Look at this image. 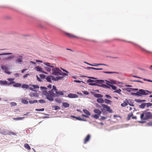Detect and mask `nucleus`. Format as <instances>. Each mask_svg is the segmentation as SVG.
Segmentation results:
<instances>
[{"mask_svg":"<svg viewBox=\"0 0 152 152\" xmlns=\"http://www.w3.org/2000/svg\"><path fill=\"white\" fill-rule=\"evenodd\" d=\"M142 120H146L149 119H152V113L150 112H146L142 114L140 116Z\"/></svg>","mask_w":152,"mask_h":152,"instance_id":"obj_1","label":"nucleus"},{"mask_svg":"<svg viewBox=\"0 0 152 152\" xmlns=\"http://www.w3.org/2000/svg\"><path fill=\"white\" fill-rule=\"evenodd\" d=\"M15 80L14 78H8L7 80L10 81V82L6 80H0V84L1 86H10L12 85L14 83V81Z\"/></svg>","mask_w":152,"mask_h":152,"instance_id":"obj_2","label":"nucleus"},{"mask_svg":"<svg viewBox=\"0 0 152 152\" xmlns=\"http://www.w3.org/2000/svg\"><path fill=\"white\" fill-rule=\"evenodd\" d=\"M24 55L23 54H18L15 56L16 59L15 60L17 64H21L23 62Z\"/></svg>","mask_w":152,"mask_h":152,"instance_id":"obj_3","label":"nucleus"},{"mask_svg":"<svg viewBox=\"0 0 152 152\" xmlns=\"http://www.w3.org/2000/svg\"><path fill=\"white\" fill-rule=\"evenodd\" d=\"M54 92L58 95H63L64 93H65L66 92L64 91H58L56 87L54 85L53 86L52 89L50 92V95H55Z\"/></svg>","mask_w":152,"mask_h":152,"instance_id":"obj_4","label":"nucleus"},{"mask_svg":"<svg viewBox=\"0 0 152 152\" xmlns=\"http://www.w3.org/2000/svg\"><path fill=\"white\" fill-rule=\"evenodd\" d=\"M152 91H149L142 89H140L137 93H134V95H147L149 94H151Z\"/></svg>","mask_w":152,"mask_h":152,"instance_id":"obj_5","label":"nucleus"},{"mask_svg":"<svg viewBox=\"0 0 152 152\" xmlns=\"http://www.w3.org/2000/svg\"><path fill=\"white\" fill-rule=\"evenodd\" d=\"M32 86L33 87V88L29 87L28 85L26 84L21 85V86L22 88H23L26 89H29L30 90L32 91H34L35 89L39 88V86L37 85H33Z\"/></svg>","mask_w":152,"mask_h":152,"instance_id":"obj_6","label":"nucleus"},{"mask_svg":"<svg viewBox=\"0 0 152 152\" xmlns=\"http://www.w3.org/2000/svg\"><path fill=\"white\" fill-rule=\"evenodd\" d=\"M62 78L63 77H54L52 76H50L46 77V79L48 81L51 82V79L53 80L57 81L59 80L62 79Z\"/></svg>","mask_w":152,"mask_h":152,"instance_id":"obj_7","label":"nucleus"},{"mask_svg":"<svg viewBox=\"0 0 152 152\" xmlns=\"http://www.w3.org/2000/svg\"><path fill=\"white\" fill-rule=\"evenodd\" d=\"M52 73L53 74L56 75H60V70L59 68H53L52 69Z\"/></svg>","mask_w":152,"mask_h":152,"instance_id":"obj_8","label":"nucleus"},{"mask_svg":"<svg viewBox=\"0 0 152 152\" xmlns=\"http://www.w3.org/2000/svg\"><path fill=\"white\" fill-rule=\"evenodd\" d=\"M120 41H123L125 42H129V43H132V44H133L136 45V46H137L139 48H140V49L142 50V51H145V52H149V53L150 52V51L146 50L145 49L142 48V47H141L140 46L138 45H137V44H136L134 43L133 42H132L131 41H126V40H121Z\"/></svg>","mask_w":152,"mask_h":152,"instance_id":"obj_9","label":"nucleus"},{"mask_svg":"<svg viewBox=\"0 0 152 152\" xmlns=\"http://www.w3.org/2000/svg\"><path fill=\"white\" fill-rule=\"evenodd\" d=\"M95 82L97 83H102L103 82H104V80H93L91 79H89L87 80V83H91L93 82Z\"/></svg>","mask_w":152,"mask_h":152,"instance_id":"obj_10","label":"nucleus"},{"mask_svg":"<svg viewBox=\"0 0 152 152\" xmlns=\"http://www.w3.org/2000/svg\"><path fill=\"white\" fill-rule=\"evenodd\" d=\"M102 105L103 108L106 109L107 111H108L109 113H112V110L109 106L104 104H102Z\"/></svg>","mask_w":152,"mask_h":152,"instance_id":"obj_11","label":"nucleus"},{"mask_svg":"<svg viewBox=\"0 0 152 152\" xmlns=\"http://www.w3.org/2000/svg\"><path fill=\"white\" fill-rule=\"evenodd\" d=\"M91 135L90 134H88L85 138L84 140V144H85L88 142L90 139Z\"/></svg>","mask_w":152,"mask_h":152,"instance_id":"obj_12","label":"nucleus"},{"mask_svg":"<svg viewBox=\"0 0 152 152\" xmlns=\"http://www.w3.org/2000/svg\"><path fill=\"white\" fill-rule=\"evenodd\" d=\"M104 82H104L102 83H98L99 85H98L99 86H101L104 88H110V87H109L108 86L105 84H103V83Z\"/></svg>","mask_w":152,"mask_h":152,"instance_id":"obj_13","label":"nucleus"},{"mask_svg":"<svg viewBox=\"0 0 152 152\" xmlns=\"http://www.w3.org/2000/svg\"><path fill=\"white\" fill-rule=\"evenodd\" d=\"M106 83L107 84V85L109 86V87H110V88L111 87L114 90H115L117 89L116 87L115 86L111 85L109 84L110 83L107 82H106Z\"/></svg>","mask_w":152,"mask_h":152,"instance_id":"obj_14","label":"nucleus"},{"mask_svg":"<svg viewBox=\"0 0 152 152\" xmlns=\"http://www.w3.org/2000/svg\"><path fill=\"white\" fill-rule=\"evenodd\" d=\"M65 34L68 37L70 38H76V36L74 35L73 34L68 33H65Z\"/></svg>","mask_w":152,"mask_h":152,"instance_id":"obj_15","label":"nucleus"},{"mask_svg":"<svg viewBox=\"0 0 152 152\" xmlns=\"http://www.w3.org/2000/svg\"><path fill=\"white\" fill-rule=\"evenodd\" d=\"M13 84V86L15 87H21V84L18 83H14Z\"/></svg>","mask_w":152,"mask_h":152,"instance_id":"obj_16","label":"nucleus"},{"mask_svg":"<svg viewBox=\"0 0 152 152\" xmlns=\"http://www.w3.org/2000/svg\"><path fill=\"white\" fill-rule=\"evenodd\" d=\"M55 96H46L47 99L49 100L52 101L53 100V97Z\"/></svg>","mask_w":152,"mask_h":152,"instance_id":"obj_17","label":"nucleus"},{"mask_svg":"<svg viewBox=\"0 0 152 152\" xmlns=\"http://www.w3.org/2000/svg\"><path fill=\"white\" fill-rule=\"evenodd\" d=\"M105 81L112 84H116V81L113 80H110L109 81L107 80H105Z\"/></svg>","mask_w":152,"mask_h":152,"instance_id":"obj_18","label":"nucleus"},{"mask_svg":"<svg viewBox=\"0 0 152 152\" xmlns=\"http://www.w3.org/2000/svg\"><path fill=\"white\" fill-rule=\"evenodd\" d=\"M35 69L38 72H43L42 69L41 67L39 66H37L35 68Z\"/></svg>","mask_w":152,"mask_h":152,"instance_id":"obj_19","label":"nucleus"},{"mask_svg":"<svg viewBox=\"0 0 152 152\" xmlns=\"http://www.w3.org/2000/svg\"><path fill=\"white\" fill-rule=\"evenodd\" d=\"M14 57H15V56L12 55L7 57L5 58V60H11L12 59H13Z\"/></svg>","mask_w":152,"mask_h":152,"instance_id":"obj_20","label":"nucleus"},{"mask_svg":"<svg viewBox=\"0 0 152 152\" xmlns=\"http://www.w3.org/2000/svg\"><path fill=\"white\" fill-rule=\"evenodd\" d=\"M94 111L95 113H97L99 115H100V114L102 113V111L98 109H94Z\"/></svg>","mask_w":152,"mask_h":152,"instance_id":"obj_21","label":"nucleus"},{"mask_svg":"<svg viewBox=\"0 0 152 152\" xmlns=\"http://www.w3.org/2000/svg\"><path fill=\"white\" fill-rule=\"evenodd\" d=\"M90 65L92 66H98V65H104L107 66H108L107 65L102 64H95L94 65L90 64Z\"/></svg>","mask_w":152,"mask_h":152,"instance_id":"obj_22","label":"nucleus"},{"mask_svg":"<svg viewBox=\"0 0 152 152\" xmlns=\"http://www.w3.org/2000/svg\"><path fill=\"white\" fill-rule=\"evenodd\" d=\"M62 106L65 108H67L69 107V104L67 103L63 102L62 103Z\"/></svg>","mask_w":152,"mask_h":152,"instance_id":"obj_23","label":"nucleus"},{"mask_svg":"<svg viewBox=\"0 0 152 152\" xmlns=\"http://www.w3.org/2000/svg\"><path fill=\"white\" fill-rule=\"evenodd\" d=\"M96 101L100 103H102L104 102L103 99L102 98H98Z\"/></svg>","mask_w":152,"mask_h":152,"instance_id":"obj_24","label":"nucleus"},{"mask_svg":"<svg viewBox=\"0 0 152 152\" xmlns=\"http://www.w3.org/2000/svg\"><path fill=\"white\" fill-rule=\"evenodd\" d=\"M24 147L28 150L31 149L30 147L28 144H26L24 145Z\"/></svg>","mask_w":152,"mask_h":152,"instance_id":"obj_25","label":"nucleus"},{"mask_svg":"<svg viewBox=\"0 0 152 152\" xmlns=\"http://www.w3.org/2000/svg\"><path fill=\"white\" fill-rule=\"evenodd\" d=\"M60 75H61L62 76L61 77H63L62 78H63L64 76L67 75L66 73L62 72L61 71H60Z\"/></svg>","mask_w":152,"mask_h":152,"instance_id":"obj_26","label":"nucleus"},{"mask_svg":"<svg viewBox=\"0 0 152 152\" xmlns=\"http://www.w3.org/2000/svg\"><path fill=\"white\" fill-rule=\"evenodd\" d=\"M83 111L85 113L88 115H91L90 113L88 110H86L84 109L83 110Z\"/></svg>","mask_w":152,"mask_h":152,"instance_id":"obj_27","label":"nucleus"},{"mask_svg":"<svg viewBox=\"0 0 152 152\" xmlns=\"http://www.w3.org/2000/svg\"><path fill=\"white\" fill-rule=\"evenodd\" d=\"M134 101L137 102H144L145 101V100H141L140 99H134Z\"/></svg>","mask_w":152,"mask_h":152,"instance_id":"obj_28","label":"nucleus"},{"mask_svg":"<svg viewBox=\"0 0 152 152\" xmlns=\"http://www.w3.org/2000/svg\"><path fill=\"white\" fill-rule=\"evenodd\" d=\"M133 114L132 113H130L128 114L127 118L128 120H129L130 119L131 117L133 116Z\"/></svg>","mask_w":152,"mask_h":152,"instance_id":"obj_29","label":"nucleus"},{"mask_svg":"<svg viewBox=\"0 0 152 152\" xmlns=\"http://www.w3.org/2000/svg\"><path fill=\"white\" fill-rule=\"evenodd\" d=\"M44 64L45 65L49 67L50 68H52V69L53 68V66L51 65H50L51 64H50L49 63H44Z\"/></svg>","mask_w":152,"mask_h":152,"instance_id":"obj_30","label":"nucleus"},{"mask_svg":"<svg viewBox=\"0 0 152 152\" xmlns=\"http://www.w3.org/2000/svg\"><path fill=\"white\" fill-rule=\"evenodd\" d=\"M146 106V103L141 104V105H140V107L141 108H144Z\"/></svg>","mask_w":152,"mask_h":152,"instance_id":"obj_31","label":"nucleus"},{"mask_svg":"<svg viewBox=\"0 0 152 152\" xmlns=\"http://www.w3.org/2000/svg\"><path fill=\"white\" fill-rule=\"evenodd\" d=\"M37 102V100H31L29 101V102L30 104H32L34 103H36Z\"/></svg>","mask_w":152,"mask_h":152,"instance_id":"obj_32","label":"nucleus"},{"mask_svg":"<svg viewBox=\"0 0 152 152\" xmlns=\"http://www.w3.org/2000/svg\"><path fill=\"white\" fill-rule=\"evenodd\" d=\"M21 102L24 104H27L28 103V102L26 99H22L21 101Z\"/></svg>","mask_w":152,"mask_h":152,"instance_id":"obj_33","label":"nucleus"},{"mask_svg":"<svg viewBox=\"0 0 152 152\" xmlns=\"http://www.w3.org/2000/svg\"><path fill=\"white\" fill-rule=\"evenodd\" d=\"M0 133H1V134L4 135H6L8 134V132H6L4 130L1 131L0 132Z\"/></svg>","mask_w":152,"mask_h":152,"instance_id":"obj_34","label":"nucleus"},{"mask_svg":"<svg viewBox=\"0 0 152 152\" xmlns=\"http://www.w3.org/2000/svg\"><path fill=\"white\" fill-rule=\"evenodd\" d=\"M52 107L53 108H55V110L60 109V108L58 106L53 105L52 106Z\"/></svg>","mask_w":152,"mask_h":152,"instance_id":"obj_35","label":"nucleus"},{"mask_svg":"<svg viewBox=\"0 0 152 152\" xmlns=\"http://www.w3.org/2000/svg\"><path fill=\"white\" fill-rule=\"evenodd\" d=\"M45 69L47 71L50 72L51 71V68L48 67H45Z\"/></svg>","mask_w":152,"mask_h":152,"instance_id":"obj_36","label":"nucleus"},{"mask_svg":"<svg viewBox=\"0 0 152 152\" xmlns=\"http://www.w3.org/2000/svg\"><path fill=\"white\" fill-rule=\"evenodd\" d=\"M127 104L125 102H124L121 104V106L122 107H125L127 105Z\"/></svg>","mask_w":152,"mask_h":152,"instance_id":"obj_37","label":"nucleus"},{"mask_svg":"<svg viewBox=\"0 0 152 152\" xmlns=\"http://www.w3.org/2000/svg\"><path fill=\"white\" fill-rule=\"evenodd\" d=\"M114 91V92L118 93L119 94H121L120 92L121 91V90L120 89H119L118 90H116Z\"/></svg>","mask_w":152,"mask_h":152,"instance_id":"obj_38","label":"nucleus"},{"mask_svg":"<svg viewBox=\"0 0 152 152\" xmlns=\"http://www.w3.org/2000/svg\"><path fill=\"white\" fill-rule=\"evenodd\" d=\"M24 118V117L17 118H14V119L16 120H20L23 119Z\"/></svg>","mask_w":152,"mask_h":152,"instance_id":"obj_39","label":"nucleus"},{"mask_svg":"<svg viewBox=\"0 0 152 152\" xmlns=\"http://www.w3.org/2000/svg\"><path fill=\"white\" fill-rule=\"evenodd\" d=\"M12 53H0V55H10V54H12Z\"/></svg>","mask_w":152,"mask_h":152,"instance_id":"obj_40","label":"nucleus"},{"mask_svg":"<svg viewBox=\"0 0 152 152\" xmlns=\"http://www.w3.org/2000/svg\"><path fill=\"white\" fill-rule=\"evenodd\" d=\"M78 96H68V97L69 98H76Z\"/></svg>","mask_w":152,"mask_h":152,"instance_id":"obj_41","label":"nucleus"},{"mask_svg":"<svg viewBox=\"0 0 152 152\" xmlns=\"http://www.w3.org/2000/svg\"><path fill=\"white\" fill-rule=\"evenodd\" d=\"M40 88L42 91L44 90L45 91H47L46 90L47 89V88L45 87H41Z\"/></svg>","mask_w":152,"mask_h":152,"instance_id":"obj_42","label":"nucleus"},{"mask_svg":"<svg viewBox=\"0 0 152 152\" xmlns=\"http://www.w3.org/2000/svg\"><path fill=\"white\" fill-rule=\"evenodd\" d=\"M56 101L60 103L61 102V100L59 98H57L55 100Z\"/></svg>","mask_w":152,"mask_h":152,"instance_id":"obj_43","label":"nucleus"},{"mask_svg":"<svg viewBox=\"0 0 152 152\" xmlns=\"http://www.w3.org/2000/svg\"><path fill=\"white\" fill-rule=\"evenodd\" d=\"M100 115H99L98 114H96V115H94V116H93V117L94 118H96V119H97L99 117V116Z\"/></svg>","mask_w":152,"mask_h":152,"instance_id":"obj_44","label":"nucleus"},{"mask_svg":"<svg viewBox=\"0 0 152 152\" xmlns=\"http://www.w3.org/2000/svg\"><path fill=\"white\" fill-rule=\"evenodd\" d=\"M152 105V104L151 103H146V106L147 107L151 106Z\"/></svg>","mask_w":152,"mask_h":152,"instance_id":"obj_45","label":"nucleus"},{"mask_svg":"<svg viewBox=\"0 0 152 152\" xmlns=\"http://www.w3.org/2000/svg\"><path fill=\"white\" fill-rule=\"evenodd\" d=\"M104 73L107 74H112L114 73H117V72H104Z\"/></svg>","mask_w":152,"mask_h":152,"instance_id":"obj_46","label":"nucleus"},{"mask_svg":"<svg viewBox=\"0 0 152 152\" xmlns=\"http://www.w3.org/2000/svg\"><path fill=\"white\" fill-rule=\"evenodd\" d=\"M39 102L41 103H44L46 102L43 99H40L39 100Z\"/></svg>","mask_w":152,"mask_h":152,"instance_id":"obj_47","label":"nucleus"},{"mask_svg":"<svg viewBox=\"0 0 152 152\" xmlns=\"http://www.w3.org/2000/svg\"><path fill=\"white\" fill-rule=\"evenodd\" d=\"M10 104L12 106H16L17 105V104L15 102H11L10 103Z\"/></svg>","mask_w":152,"mask_h":152,"instance_id":"obj_48","label":"nucleus"},{"mask_svg":"<svg viewBox=\"0 0 152 152\" xmlns=\"http://www.w3.org/2000/svg\"><path fill=\"white\" fill-rule=\"evenodd\" d=\"M86 69H94L96 70H97V68H96L94 67H87Z\"/></svg>","mask_w":152,"mask_h":152,"instance_id":"obj_49","label":"nucleus"},{"mask_svg":"<svg viewBox=\"0 0 152 152\" xmlns=\"http://www.w3.org/2000/svg\"><path fill=\"white\" fill-rule=\"evenodd\" d=\"M45 109L44 108H42L41 109H35V110L37 111H43Z\"/></svg>","mask_w":152,"mask_h":152,"instance_id":"obj_50","label":"nucleus"},{"mask_svg":"<svg viewBox=\"0 0 152 152\" xmlns=\"http://www.w3.org/2000/svg\"><path fill=\"white\" fill-rule=\"evenodd\" d=\"M104 102L106 103L107 104L110 103V100L107 99H105L104 100Z\"/></svg>","mask_w":152,"mask_h":152,"instance_id":"obj_51","label":"nucleus"},{"mask_svg":"<svg viewBox=\"0 0 152 152\" xmlns=\"http://www.w3.org/2000/svg\"><path fill=\"white\" fill-rule=\"evenodd\" d=\"M76 119L80 121H86V120L84 119H82L79 117H76Z\"/></svg>","mask_w":152,"mask_h":152,"instance_id":"obj_52","label":"nucleus"},{"mask_svg":"<svg viewBox=\"0 0 152 152\" xmlns=\"http://www.w3.org/2000/svg\"><path fill=\"white\" fill-rule=\"evenodd\" d=\"M40 77L43 78H45V75L44 74H41L39 75Z\"/></svg>","mask_w":152,"mask_h":152,"instance_id":"obj_53","label":"nucleus"},{"mask_svg":"<svg viewBox=\"0 0 152 152\" xmlns=\"http://www.w3.org/2000/svg\"><path fill=\"white\" fill-rule=\"evenodd\" d=\"M37 80L38 81H40V82L42 81L41 79L40 78H39V77H38L37 75Z\"/></svg>","mask_w":152,"mask_h":152,"instance_id":"obj_54","label":"nucleus"},{"mask_svg":"<svg viewBox=\"0 0 152 152\" xmlns=\"http://www.w3.org/2000/svg\"><path fill=\"white\" fill-rule=\"evenodd\" d=\"M29 75V74H26V75H24L23 76V77L24 78H27L28 76Z\"/></svg>","mask_w":152,"mask_h":152,"instance_id":"obj_55","label":"nucleus"},{"mask_svg":"<svg viewBox=\"0 0 152 152\" xmlns=\"http://www.w3.org/2000/svg\"><path fill=\"white\" fill-rule=\"evenodd\" d=\"M83 92L84 94H85L86 95H87L88 94H89L88 92L86 91H83Z\"/></svg>","mask_w":152,"mask_h":152,"instance_id":"obj_56","label":"nucleus"},{"mask_svg":"<svg viewBox=\"0 0 152 152\" xmlns=\"http://www.w3.org/2000/svg\"><path fill=\"white\" fill-rule=\"evenodd\" d=\"M107 117H104L103 116H101V120H104L106 118H107Z\"/></svg>","mask_w":152,"mask_h":152,"instance_id":"obj_57","label":"nucleus"},{"mask_svg":"<svg viewBox=\"0 0 152 152\" xmlns=\"http://www.w3.org/2000/svg\"><path fill=\"white\" fill-rule=\"evenodd\" d=\"M82 116L84 117H86V118H88V115H84V114H82Z\"/></svg>","mask_w":152,"mask_h":152,"instance_id":"obj_58","label":"nucleus"},{"mask_svg":"<svg viewBox=\"0 0 152 152\" xmlns=\"http://www.w3.org/2000/svg\"><path fill=\"white\" fill-rule=\"evenodd\" d=\"M147 125L148 126H152V122L148 123Z\"/></svg>","mask_w":152,"mask_h":152,"instance_id":"obj_59","label":"nucleus"},{"mask_svg":"<svg viewBox=\"0 0 152 152\" xmlns=\"http://www.w3.org/2000/svg\"><path fill=\"white\" fill-rule=\"evenodd\" d=\"M48 87L49 88H52V85L50 84L48 86Z\"/></svg>","mask_w":152,"mask_h":152,"instance_id":"obj_60","label":"nucleus"},{"mask_svg":"<svg viewBox=\"0 0 152 152\" xmlns=\"http://www.w3.org/2000/svg\"><path fill=\"white\" fill-rule=\"evenodd\" d=\"M36 62H40V63H42V61H40V60H36Z\"/></svg>","mask_w":152,"mask_h":152,"instance_id":"obj_61","label":"nucleus"},{"mask_svg":"<svg viewBox=\"0 0 152 152\" xmlns=\"http://www.w3.org/2000/svg\"><path fill=\"white\" fill-rule=\"evenodd\" d=\"M95 96L97 97H102L103 96L101 95V96Z\"/></svg>","mask_w":152,"mask_h":152,"instance_id":"obj_62","label":"nucleus"},{"mask_svg":"<svg viewBox=\"0 0 152 152\" xmlns=\"http://www.w3.org/2000/svg\"><path fill=\"white\" fill-rule=\"evenodd\" d=\"M26 70V69H23V70H22L21 71V73H24V72Z\"/></svg>","mask_w":152,"mask_h":152,"instance_id":"obj_63","label":"nucleus"},{"mask_svg":"<svg viewBox=\"0 0 152 152\" xmlns=\"http://www.w3.org/2000/svg\"><path fill=\"white\" fill-rule=\"evenodd\" d=\"M132 118L133 119H136L137 118L136 116H132Z\"/></svg>","mask_w":152,"mask_h":152,"instance_id":"obj_64","label":"nucleus"}]
</instances>
